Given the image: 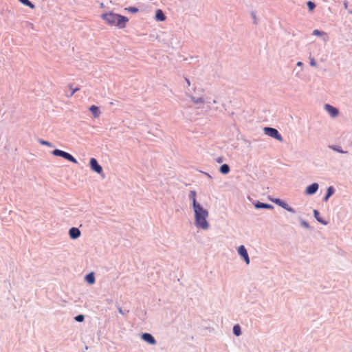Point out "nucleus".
<instances>
[{
  "mask_svg": "<svg viewBox=\"0 0 352 352\" xmlns=\"http://www.w3.org/2000/svg\"><path fill=\"white\" fill-rule=\"evenodd\" d=\"M106 24L110 26H115L118 29H123L129 21L126 16L116 14L112 11L103 13L100 16Z\"/></svg>",
  "mask_w": 352,
  "mask_h": 352,
  "instance_id": "nucleus-1",
  "label": "nucleus"
},
{
  "mask_svg": "<svg viewBox=\"0 0 352 352\" xmlns=\"http://www.w3.org/2000/svg\"><path fill=\"white\" fill-rule=\"evenodd\" d=\"M195 212V220L197 227L204 230H206L209 227L206 219L208 217V212L204 209L201 205L193 207Z\"/></svg>",
  "mask_w": 352,
  "mask_h": 352,
  "instance_id": "nucleus-2",
  "label": "nucleus"
},
{
  "mask_svg": "<svg viewBox=\"0 0 352 352\" xmlns=\"http://www.w3.org/2000/svg\"><path fill=\"white\" fill-rule=\"evenodd\" d=\"M52 154L55 156L62 157L73 163H77V160L71 154L65 151L59 149H55L52 151Z\"/></svg>",
  "mask_w": 352,
  "mask_h": 352,
  "instance_id": "nucleus-3",
  "label": "nucleus"
},
{
  "mask_svg": "<svg viewBox=\"0 0 352 352\" xmlns=\"http://www.w3.org/2000/svg\"><path fill=\"white\" fill-rule=\"evenodd\" d=\"M264 131H265V134H267V135H269L272 138H274L280 142L283 141V138H282L281 135L279 133V132L276 129L270 128V127H265L264 129Z\"/></svg>",
  "mask_w": 352,
  "mask_h": 352,
  "instance_id": "nucleus-4",
  "label": "nucleus"
},
{
  "mask_svg": "<svg viewBox=\"0 0 352 352\" xmlns=\"http://www.w3.org/2000/svg\"><path fill=\"white\" fill-rule=\"evenodd\" d=\"M91 168L100 174L102 172V166L98 163L97 160L95 158H91L89 162Z\"/></svg>",
  "mask_w": 352,
  "mask_h": 352,
  "instance_id": "nucleus-5",
  "label": "nucleus"
},
{
  "mask_svg": "<svg viewBox=\"0 0 352 352\" xmlns=\"http://www.w3.org/2000/svg\"><path fill=\"white\" fill-rule=\"evenodd\" d=\"M238 253L242 258H243L246 264L248 265L250 263V258L247 250L245 249L244 245H240L239 247Z\"/></svg>",
  "mask_w": 352,
  "mask_h": 352,
  "instance_id": "nucleus-6",
  "label": "nucleus"
},
{
  "mask_svg": "<svg viewBox=\"0 0 352 352\" xmlns=\"http://www.w3.org/2000/svg\"><path fill=\"white\" fill-rule=\"evenodd\" d=\"M324 108L332 117H336L338 115V110L333 106L325 104Z\"/></svg>",
  "mask_w": 352,
  "mask_h": 352,
  "instance_id": "nucleus-7",
  "label": "nucleus"
},
{
  "mask_svg": "<svg viewBox=\"0 0 352 352\" xmlns=\"http://www.w3.org/2000/svg\"><path fill=\"white\" fill-rule=\"evenodd\" d=\"M318 189V184L316 183H314L309 186L307 187L305 190V192L307 195L314 194Z\"/></svg>",
  "mask_w": 352,
  "mask_h": 352,
  "instance_id": "nucleus-8",
  "label": "nucleus"
},
{
  "mask_svg": "<svg viewBox=\"0 0 352 352\" xmlns=\"http://www.w3.org/2000/svg\"><path fill=\"white\" fill-rule=\"evenodd\" d=\"M69 236L73 239H77L80 235V231L78 228H72L69 231Z\"/></svg>",
  "mask_w": 352,
  "mask_h": 352,
  "instance_id": "nucleus-9",
  "label": "nucleus"
},
{
  "mask_svg": "<svg viewBox=\"0 0 352 352\" xmlns=\"http://www.w3.org/2000/svg\"><path fill=\"white\" fill-rule=\"evenodd\" d=\"M142 338L145 342H148L149 344H154L155 343V340L154 338L150 333H143L142 335Z\"/></svg>",
  "mask_w": 352,
  "mask_h": 352,
  "instance_id": "nucleus-10",
  "label": "nucleus"
},
{
  "mask_svg": "<svg viewBox=\"0 0 352 352\" xmlns=\"http://www.w3.org/2000/svg\"><path fill=\"white\" fill-rule=\"evenodd\" d=\"M155 19L157 21H165L166 19V16L163 12V11L160 9H158L156 10V12H155Z\"/></svg>",
  "mask_w": 352,
  "mask_h": 352,
  "instance_id": "nucleus-11",
  "label": "nucleus"
},
{
  "mask_svg": "<svg viewBox=\"0 0 352 352\" xmlns=\"http://www.w3.org/2000/svg\"><path fill=\"white\" fill-rule=\"evenodd\" d=\"M189 197L192 201V206L193 207H195L196 206L200 205L198 204L196 201V192L194 190H191L189 194Z\"/></svg>",
  "mask_w": 352,
  "mask_h": 352,
  "instance_id": "nucleus-12",
  "label": "nucleus"
},
{
  "mask_svg": "<svg viewBox=\"0 0 352 352\" xmlns=\"http://www.w3.org/2000/svg\"><path fill=\"white\" fill-rule=\"evenodd\" d=\"M89 110L93 113L94 118H98L100 116V112L98 107L92 105Z\"/></svg>",
  "mask_w": 352,
  "mask_h": 352,
  "instance_id": "nucleus-13",
  "label": "nucleus"
},
{
  "mask_svg": "<svg viewBox=\"0 0 352 352\" xmlns=\"http://www.w3.org/2000/svg\"><path fill=\"white\" fill-rule=\"evenodd\" d=\"M255 207L256 208H267V209H272L273 208V206L270 204H264L261 202H258L255 204Z\"/></svg>",
  "mask_w": 352,
  "mask_h": 352,
  "instance_id": "nucleus-14",
  "label": "nucleus"
},
{
  "mask_svg": "<svg viewBox=\"0 0 352 352\" xmlns=\"http://www.w3.org/2000/svg\"><path fill=\"white\" fill-rule=\"evenodd\" d=\"M230 171V167L228 164H224L220 167V172L222 174H228Z\"/></svg>",
  "mask_w": 352,
  "mask_h": 352,
  "instance_id": "nucleus-15",
  "label": "nucleus"
},
{
  "mask_svg": "<svg viewBox=\"0 0 352 352\" xmlns=\"http://www.w3.org/2000/svg\"><path fill=\"white\" fill-rule=\"evenodd\" d=\"M85 279L89 284H94L95 282V278L93 273L89 274L86 276Z\"/></svg>",
  "mask_w": 352,
  "mask_h": 352,
  "instance_id": "nucleus-16",
  "label": "nucleus"
},
{
  "mask_svg": "<svg viewBox=\"0 0 352 352\" xmlns=\"http://www.w3.org/2000/svg\"><path fill=\"white\" fill-rule=\"evenodd\" d=\"M21 3L30 7L31 9H34L35 6L29 0H19Z\"/></svg>",
  "mask_w": 352,
  "mask_h": 352,
  "instance_id": "nucleus-17",
  "label": "nucleus"
},
{
  "mask_svg": "<svg viewBox=\"0 0 352 352\" xmlns=\"http://www.w3.org/2000/svg\"><path fill=\"white\" fill-rule=\"evenodd\" d=\"M334 192L333 188L332 186H330L327 189V194L324 197V201H327L329 197L333 195Z\"/></svg>",
  "mask_w": 352,
  "mask_h": 352,
  "instance_id": "nucleus-18",
  "label": "nucleus"
},
{
  "mask_svg": "<svg viewBox=\"0 0 352 352\" xmlns=\"http://www.w3.org/2000/svg\"><path fill=\"white\" fill-rule=\"evenodd\" d=\"M273 202H274L275 204H276L277 205L281 206L283 208H285L286 206H287V204L286 203L282 201L279 199H276L273 200Z\"/></svg>",
  "mask_w": 352,
  "mask_h": 352,
  "instance_id": "nucleus-19",
  "label": "nucleus"
},
{
  "mask_svg": "<svg viewBox=\"0 0 352 352\" xmlns=\"http://www.w3.org/2000/svg\"><path fill=\"white\" fill-rule=\"evenodd\" d=\"M314 217L320 223H323V224H326V222H324L322 219H320V218L319 217V212L317 210H314Z\"/></svg>",
  "mask_w": 352,
  "mask_h": 352,
  "instance_id": "nucleus-20",
  "label": "nucleus"
},
{
  "mask_svg": "<svg viewBox=\"0 0 352 352\" xmlns=\"http://www.w3.org/2000/svg\"><path fill=\"white\" fill-rule=\"evenodd\" d=\"M329 147H330V148H331L332 150L336 151H337V152H338V153H346L345 151H342V150L340 148V146H333H333H330Z\"/></svg>",
  "mask_w": 352,
  "mask_h": 352,
  "instance_id": "nucleus-21",
  "label": "nucleus"
},
{
  "mask_svg": "<svg viewBox=\"0 0 352 352\" xmlns=\"http://www.w3.org/2000/svg\"><path fill=\"white\" fill-rule=\"evenodd\" d=\"M307 5L308 6V8L309 10V11H312L315 7H316V5L314 3H313L312 1H309L307 3Z\"/></svg>",
  "mask_w": 352,
  "mask_h": 352,
  "instance_id": "nucleus-22",
  "label": "nucleus"
},
{
  "mask_svg": "<svg viewBox=\"0 0 352 352\" xmlns=\"http://www.w3.org/2000/svg\"><path fill=\"white\" fill-rule=\"evenodd\" d=\"M125 10H128L129 12H131V13H136L138 12V8H135V7H129L127 8H126Z\"/></svg>",
  "mask_w": 352,
  "mask_h": 352,
  "instance_id": "nucleus-23",
  "label": "nucleus"
},
{
  "mask_svg": "<svg viewBox=\"0 0 352 352\" xmlns=\"http://www.w3.org/2000/svg\"><path fill=\"white\" fill-rule=\"evenodd\" d=\"M313 34H314V35H315V36H322V35L325 34V33H324V32H320V30H314L313 31Z\"/></svg>",
  "mask_w": 352,
  "mask_h": 352,
  "instance_id": "nucleus-24",
  "label": "nucleus"
},
{
  "mask_svg": "<svg viewBox=\"0 0 352 352\" xmlns=\"http://www.w3.org/2000/svg\"><path fill=\"white\" fill-rule=\"evenodd\" d=\"M84 316L83 315H78L75 318V320L78 322H82L84 320Z\"/></svg>",
  "mask_w": 352,
  "mask_h": 352,
  "instance_id": "nucleus-25",
  "label": "nucleus"
},
{
  "mask_svg": "<svg viewBox=\"0 0 352 352\" xmlns=\"http://www.w3.org/2000/svg\"><path fill=\"white\" fill-rule=\"evenodd\" d=\"M39 142L42 144V145H45V146H51V143H50L49 142L47 141H45V140H40Z\"/></svg>",
  "mask_w": 352,
  "mask_h": 352,
  "instance_id": "nucleus-26",
  "label": "nucleus"
},
{
  "mask_svg": "<svg viewBox=\"0 0 352 352\" xmlns=\"http://www.w3.org/2000/svg\"><path fill=\"white\" fill-rule=\"evenodd\" d=\"M285 209L290 212H292V213L295 212V210L292 208L289 207L288 205L286 206V208Z\"/></svg>",
  "mask_w": 352,
  "mask_h": 352,
  "instance_id": "nucleus-27",
  "label": "nucleus"
},
{
  "mask_svg": "<svg viewBox=\"0 0 352 352\" xmlns=\"http://www.w3.org/2000/svg\"><path fill=\"white\" fill-rule=\"evenodd\" d=\"M310 65L314 67L316 66V63L314 58L310 59Z\"/></svg>",
  "mask_w": 352,
  "mask_h": 352,
  "instance_id": "nucleus-28",
  "label": "nucleus"
},
{
  "mask_svg": "<svg viewBox=\"0 0 352 352\" xmlns=\"http://www.w3.org/2000/svg\"><path fill=\"white\" fill-rule=\"evenodd\" d=\"M78 90H79V88H75V89H72V94H71L70 96H73V94H74L75 92L78 91Z\"/></svg>",
  "mask_w": 352,
  "mask_h": 352,
  "instance_id": "nucleus-29",
  "label": "nucleus"
},
{
  "mask_svg": "<svg viewBox=\"0 0 352 352\" xmlns=\"http://www.w3.org/2000/svg\"><path fill=\"white\" fill-rule=\"evenodd\" d=\"M232 330H240V326L239 324L234 325Z\"/></svg>",
  "mask_w": 352,
  "mask_h": 352,
  "instance_id": "nucleus-30",
  "label": "nucleus"
},
{
  "mask_svg": "<svg viewBox=\"0 0 352 352\" xmlns=\"http://www.w3.org/2000/svg\"><path fill=\"white\" fill-rule=\"evenodd\" d=\"M234 333L236 336H239L241 335V331H234Z\"/></svg>",
  "mask_w": 352,
  "mask_h": 352,
  "instance_id": "nucleus-31",
  "label": "nucleus"
},
{
  "mask_svg": "<svg viewBox=\"0 0 352 352\" xmlns=\"http://www.w3.org/2000/svg\"><path fill=\"white\" fill-rule=\"evenodd\" d=\"M301 65V63L300 62H298V65Z\"/></svg>",
  "mask_w": 352,
  "mask_h": 352,
  "instance_id": "nucleus-32",
  "label": "nucleus"
},
{
  "mask_svg": "<svg viewBox=\"0 0 352 352\" xmlns=\"http://www.w3.org/2000/svg\"><path fill=\"white\" fill-rule=\"evenodd\" d=\"M350 12L352 13V10Z\"/></svg>",
  "mask_w": 352,
  "mask_h": 352,
  "instance_id": "nucleus-33",
  "label": "nucleus"
}]
</instances>
